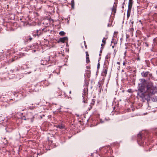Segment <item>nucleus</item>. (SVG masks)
<instances>
[{"instance_id": "f257e3e1", "label": "nucleus", "mask_w": 157, "mask_h": 157, "mask_svg": "<svg viewBox=\"0 0 157 157\" xmlns=\"http://www.w3.org/2000/svg\"><path fill=\"white\" fill-rule=\"evenodd\" d=\"M140 83L139 84L137 94L140 97L144 98L146 96L150 97V95L156 93L157 89L154 86L152 82H147L144 79H140Z\"/></svg>"}, {"instance_id": "f03ea898", "label": "nucleus", "mask_w": 157, "mask_h": 157, "mask_svg": "<svg viewBox=\"0 0 157 157\" xmlns=\"http://www.w3.org/2000/svg\"><path fill=\"white\" fill-rule=\"evenodd\" d=\"M68 40V38L67 37H64L63 38H61L59 39L58 42H61L62 43H64L65 41H67Z\"/></svg>"}, {"instance_id": "7ed1b4c3", "label": "nucleus", "mask_w": 157, "mask_h": 157, "mask_svg": "<svg viewBox=\"0 0 157 157\" xmlns=\"http://www.w3.org/2000/svg\"><path fill=\"white\" fill-rule=\"evenodd\" d=\"M107 68H104L103 69L102 71L101 75L104 76H105L107 74Z\"/></svg>"}, {"instance_id": "20e7f679", "label": "nucleus", "mask_w": 157, "mask_h": 157, "mask_svg": "<svg viewBox=\"0 0 157 157\" xmlns=\"http://www.w3.org/2000/svg\"><path fill=\"white\" fill-rule=\"evenodd\" d=\"M148 74L149 72L148 71H143L141 73V75L142 77H147Z\"/></svg>"}, {"instance_id": "39448f33", "label": "nucleus", "mask_w": 157, "mask_h": 157, "mask_svg": "<svg viewBox=\"0 0 157 157\" xmlns=\"http://www.w3.org/2000/svg\"><path fill=\"white\" fill-rule=\"evenodd\" d=\"M133 21H130V23H129V24L130 25V27H131V28L130 29L131 31H133L134 30L133 28Z\"/></svg>"}, {"instance_id": "423d86ee", "label": "nucleus", "mask_w": 157, "mask_h": 157, "mask_svg": "<svg viewBox=\"0 0 157 157\" xmlns=\"http://www.w3.org/2000/svg\"><path fill=\"white\" fill-rule=\"evenodd\" d=\"M132 0H129L128 8L130 10L132 7Z\"/></svg>"}, {"instance_id": "0eeeda50", "label": "nucleus", "mask_w": 157, "mask_h": 157, "mask_svg": "<svg viewBox=\"0 0 157 157\" xmlns=\"http://www.w3.org/2000/svg\"><path fill=\"white\" fill-rule=\"evenodd\" d=\"M106 39L105 38H103V39H102V42L103 43H104V44H101V46H103L105 44V43H106Z\"/></svg>"}, {"instance_id": "6e6552de", "label": "nucleus", "mask_w": 157, "mask_h": 157, "mask_svg": "<svg viewBox=\"0 0 157 157\" xmlns=\"http://www.w3.org/2000/svg\"><path fill=\"white\" fill-rule=\"evenodd\" d=\"M71 8H72V9H74V0H72L71 1Z\"/></svg>"}, {"instance_id": "1a4fd4ad", "label": "nucleus", "mask_w": 157, "mask_h": 157, "mask_svg": "<svg viewBox=\"0 0 157 157\" xmlns=\"http://www.w3.org/2000/svg\"><path fill=\"white\" fill-rule=\"evenodd\" d=\"M65 34V33L63 31H61L59 33V34L61 36H63Z\"/></svg>"}, {"instance_id": "9d476101", "label": "nucleus", "mask_w": 157, "mask_h": 157, "mask_svg": "<svg viewBox=\"0 0 157 157\" xmlns=\"http://www.w3.org/2000/svg\"><path fill=\"white\" fill-rule=\"evenodd\" d=\"M86 62L87 63L90 62L89 57H86Z\"/></svg>"}, {"instance_id": "9b49d317", "label": "nucleus", "mask_w": 157, "mask_h": 157, "mask_svg": "<svg viewBox=\"0 0 157 157\" xmlns=\"http://www.w3.org/2000/svg\"><path fill=\"white\" fill-rule=\"evenodd\" d=\"M57 127L59 128H64V126H63V125H58L57 126Z\"/></svg>"}, {"instance_id": "f8f14e48", "label": "nucleus", "mask_w": 157, "mask_h": 157, "mask_svg": "<svg viewBox=\"0 0 157 157\" xmlns=\"http://www.w3.org/2000/svg\"><path fill=\"white\" fill-rule=\"evenodd\" d=\"M153 101H157V97H155L153 98Z\"/></svg>"}, {"instance_id": "ddd939ff", "label": "nucleus", "mask_w": 157, "mask_h": 157, "mask_svg": "<svg viewBox=\"0 0 157 157\" xmlns=\"http://www.w3.org/2000/svg\"><path fill=\"white\" fill-rule=\"evenodd\" d=\"M112 11L113 12H114V13L116 12V10L113 7L112 8Z\"/></svg>"}, {"instance_id": "4468645a", "label": "nucleus", "mask_w": 157, "mask_h": 157, "mask_svg": "<svg viewBox=\"0 0 157 157\" xmlns=\"http://www.w3.org/2000/svg\"><path fill=\"white\" fill-rule=\"evenodd\" d=\"M130 15V13L128 12V11L127 14V16L128 17H129Z\"/></svg>"}, {"instance_id": "2eb2a0df", "label": "nucleus", "mask_w": 157, "mask_h": 157, "mask_svg": "<svg viewBox=\"0 0 157 157\" xmlns=\"http://www.w3.org/2000/svg\"><path fill=\"white\" fill-rule=\"evenodd\" d=\"M86 57H89V54L88 53V52H86Z\"/></svg>"}, {"instance_id": "dca6fc26", "label": "nucleus", "mask_w": 157, "mask_h": 157, "mask_svg": "<svg viewBox=\"0 0 157 157\" xmlns=\"http://www.w3.org/2000/svg\"><path fill=\"white\" fill-rule=\"evenodd\" d=\"M125 63L124 62L123 63V65H125Z\"/></svg>"}, {"instance_id": "f3484780", "label": "nucleus", "mask_w": 157, "mask_h": 157, "mask_svg": "<svg viewBox=\"0 0 157 157\" xmlns=\"http://www.w3.org/2000/svg\"><path fill=\"white\" fill-rule=\"evenodd\" d=\"M117 63L118 64H120V62H117Z\"/></svg>"}, {"instance_id": "a211bd4d", "label": "nucleus", "mask_w": 157, "mask_h": 157, "mask_svg": "<svg viewBox=\"0 0 157 157\" xmlns=\"http://www.w3.org/2000/svg\"><path fill=\"white\" fill-rule=\"evenodd\" d=\"M29 40H32V38H29Z\"/></svg>"}, {"instance_id": "6ab92c4d", "label": "nucleus", "mask_w": 157, "mask_h": 157, "mask_svg": "<svg viewBox=\"0 0 157 157\" xmlns=\"http://www.w3.org/2000/svg\"><path fill=\"white\" fill-rule=\"evenodd\" d=\"M71 91H70V92H69V93H70V94H71Z\"/></svg>"}, {"instance_id": "aec40b11", "label": "nucleus", "mask_w": 157, "mask_h": 157, "mask_svg": "<svg viewBox=\"0 0 157 157\" xmlns=\"http://www.w3.org/2000/svg\"><path fill=\"white\" fill-rule=\"evenodd\" d=\"M139 136V135H138V136ZM140 136H141V135H140Z\"/></svg>"}, {"instance_id": "412c9836", "label": "nucleus", "mask_w": 157, "mask_h": 157, "mask_svg": "<svg viewBox=\"0 0 157 157\" xmlns=\"http://www.w3.org/2000/svg\"><path fill=\"white\" fill-rule=\"evenodd\" d=\"M113 47H114V46H112V47H113Z\"/></svg>"}]
</instances>
